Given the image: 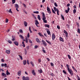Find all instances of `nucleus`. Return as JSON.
Instances as JSON below:
<instances>
[{"label":"nucleus","instance_id":"nucleus-1","mask_svg":"<svg viewBox=\"0 0 80 80\" xmlns=\"http://www.w3.org/2000/svg\"><path fill=\"white\" fill-rule=\"evenodd\" d=\"M42 20L43 21L44 23H47V21L46 20V17H45V13L42 12Z\"/></svg>","mask_w":80,"mask_h":80},{"label":"nucleus","instance_id":"nucleus-2","mask_svg":"<svg viewBox=\"0 0 80 80\" xmlns=\"http://www.w3.org/2000/svg\"><path fill=\"white\" fill-rule=\"evenodd\" d=\"M66 67L68 68V72H69L71 76H72L73 75V71L71 69H70L69 68V65L68 64L66 65Z\"/></svg>","mask_w":80,"mask_h":80},{"label":"nucleus","instance_id":"nucleus-3","mask_svg":"<svg viewBox=\"0 0 80 80\" xmlns=\"http://www.w3.org/2000/svg\"><path fill=\"white\" fill-rule=\"evenodd\" d=\"M54 9L55 12H56V11L57 12L58 15H59V10L58 9L56 8V7H54Z\"/></svg>","mask_w":80,"mask_h":80},{"label":"nucleus","instance_id":"nucleus-4","mask_svg":"<svg viewBox=\"0 0 80 80\" xmlns=\"http://www.w3.org/2000/svg\"><path fill=\"white\" fill-rule=\"evenodd\" d=\"M47 10L48 11V12L50 14L52 13L51 11H50V8H49L48 6L47 7Z\"/></svg>","mask_w":80,"mask_h":80},{"label":"nucleus","instance_id":"nucleus-5","mask_svg":"<svg viewBox=\"0 0 80 80\" xmlns=\"http://www.w3.org/2000/svg\"><path fill=\"white\" fill-rule=\"evenodd\" d=\"M22 80H29V78L28 77H26L25 78V76H23L22 77Z\"/></svg>","mask_w":80,"mask_h":80},{"label":"nucleus","instance_id":"nucleus-6","mask_svg":"<svg viewBox=\"0 0 80 80\" xmlns=\"http://www.w3.org/2000/svg\"><path fill=\"white\" fill-rule=\"evenodd\" d=\"M63 32L65 33L66 37H68V32L65 30H63Z\"/></svg>","mask_w":80,"mask_h":80},{"label":"nucleus","instance_id":"nucleus-7","mask_svg":"<svg viewBox=\"0 0 80 80\" xmlns=\"http://www.w3.org/2000/svg\"><path fill=\"white\" fill-rule=\"evenodd\" d=\"M42 42L43 45H44V46H47V43H46V42H45V41H44V40H42Z\"/></svg>","mask_w":80,"mask_h":80},{"label":"nucleus","instance_id":"nucleus-8","mask_svg":"<svg viewBox=\"0 0 80 80\" xmlns=\"http://www.w3.org/2000/svg\"><path fill=\"white\" fill-rule=\"evenodd\" d=\"M48 30V29H46V30L47 31V32L49 35H50V36H51V34L50 33V31H49Z\"/></svg>","mask_w":80,"mask_h":80},{"label":"nucleus","instance_id":"nucleus-9","mask_svg":"<svg viewBox=\"0 0 80 80\" xmlns=\"http://www.w3.org/2000/svg\"><path fill=\"white\" fill-rule=\"evenodd\" d=\"M2 75L4 77V78L7 77V75H6V74L4 72H2Z\"/></svg>","mask_w":80,"mask_h":80},{"label":"nucleus","instance_id":"nucleus-10","mask_svg":"<svg viewBox=\"0 0 80 80\" xmlns=\"http://www.w3.org/2000/svg\"><path fill=\"white\" fill-rule=\"evenodd\" d=\"M69 11H70V8L68 7V10H65L66 13H68L69 12Z\"/></svg>","mask_w":80,"mask_h":80},{"label":"nucleus","instance_id":"nucleus-11","mask_svg":"<svg viewBox=\"0 0 80 80\" xmlns=\"http://www.w3.org/2000/svg\"><path fill=\"white\" fill-rule=\"evenodd\" d=\"M52 40H54V39H55V35L54 34V33H53L52 35Z\"/></svg>","mask_w":80,"mask_h":80},{"label":"nucleus","instance_id":"nucleus-12","mask_svg":"<svg viewBox=\"0 0 80 80\" xmlns=\"http://www.w3.org/2000/svg\"><path fill=\"white\" fill-rule=\"evenodd\" d=\"M21 73H22V71L20 70L18 72V74L19 76H20L21 75Z\"/></svg>","mask_w":80,"mask_h":80},{"label":"nucleus","instance_id":"nucleus-13","mask_svg":"<svg viewBox=\"0 0 80 80\" xmlns=\"http://www.w3.org/2000/svg\"><path fill=\"white\" fill-rule=\"evenodd\" d=\"M35 24L36 25L37 27H38V24H39V23L38 22V21L37 20H36L35 21Z\"/></svg>","mask_w":80,"mask_h":80},{"label":"nucleus","instance_id":"nucleus-14","mask_svg":"<svg viewBox=\"0 0 80 80\" xmlns=\"http://www.w3.org/2000/svg\"><path fill=\"white\" fill-rule=\"evenodd\" d=\"M12 37L13 38L12 39V41H14V40H15V36H12Z\"/></svg>","mask_w":80,"mask_h":80},{"label":"nucleus","instance_id":"nucleus-15","mask_svg":"<svg viewBox=\"0 0 80 80\" xmlns=\"http://www.w3.org/2000/svg\"><path fill=\"white\" fill-rule=\"evenodd\" d=\"M1 66L2 67H7V64H2Z\"/></svg>","mask_w":80,"mask_h":80},{"label":"nucleus","instance_id":"nucleus-16","mask_svg":"<svg viewBox=\"0 0 80 80\" xmlns=\"http://www.w3.org/2000/svg\"><path fill=\"white\" fill-rule=\"evenodd\" d=\"M32 73L33 75H36V74H35V70H32Z\"/></svg>","mask_w":80,"mask_h":80},{"label":"nucleus","instance_id":"nucleus-17","mask_svg":"<svg viewBox=\"0 0 80 80\" xmlns=\"http://www.w3.org/2000/svg\"><path fill=\"white\" fill-rule=\"evenodd\" d=\"M59 40L60 41H61L62 42H64V40H63V39L61 37H60Z\"/></svg>","mask_w":80,"mask_h":80},{"label":"nucleus","instance_id":"nucleus-18","mask_svg":"<svg viewBox=\"0 0 80 80\" xmlns=\"http://www.w3.org/2000/svg\"><path fill=\"white\" fill-rule=\"evenodd\" d=\"M15 7L16 8H19V6H18V5L17 4H16L14 5Z\"/></svg>","mask_w":80,"mask_h":80},{"label":"nucleus","instance_id":"nucleus-19","mask_svg":"<svg viewBox=\"0 0 80 80\" xmlns=\"http://www.w3.org/2000/svg\"><path fill=\"white\" fill-rule=\"evenodd\" d=\"M14 43L15 44V45H16L17 46H18V43L17 41L14 42Z\"/></svg>","mask_w":80,"mask_h":80},{"label":"nucleus","instance_id":"nucleus-20","mask_svg":"<svg viewBox=\"0 0 80 80\" xmlns=\"http://www.w3.org/2000/svg\"><path fill=\"white\" fill-rule=\"evenodd\" d=\"M26 63H27V61L26 60H24L23 61V65H26Z\"/></svg>","mask_w":80,"mask_h":80},{"label":"nucleus","instance_id":"nucleus-21","mask_svg":"<svg viewBox=\"0 0 80 80\" xmlns=\"http://www.w3.org/2000/svg\"><path fill=\"white\" fill-rule=\"evenodd\" d=\"M19 37H20V38H21V39H24V38L21 35H19Z\"/></svg>","mask_w":80,"mask_h":80},{"label":"nucleus","instance_id":"nucleus-22","mask_svg":"<svg viewBox=\"0 0 80 80\" xmlns=\"http://www.w3.org/2000/svg\"><path fill=\"white\" fill-rule=\"evenodd\" d=\"M6 74L7 75H8L10 74V72L8 71V70H7L6 71Z\"/></svg>","mask_w":80,"mask_h":80},{"label":"nucleus","instance_id":"nucleus-23","mask_svg":"<svg viewBox=\"0 0 80 80\" xmlns=\"http://www.w3.org/2000/svg\"><path fill=\"white\" fill-rule=\"evenodd\" d=\"M45 27H48V28H50V25L48 24H45Z\"/></svg>","mask_w":80,"mask_h":80},{"label":"nucleus","instance_id":"nucleus-24","mask_svg":"<svg viewBox=\"0 0 80 80\" xmlns=\"http://www.w3.org/2000/svg\"><path fill=\"white\" fill-rule=\"evenodd\" d=\"M24 24L25 27L27 26V22H24Z\"/></svg>","mask_w":80,"mask_h":80},{"label":"nucleus","instance_id":"nucleus-25","mask_svg":"<svg viewBox=\"0 0 80 80\" xmlns=\"http://www.w3.org/2000/svg\"><path fill=\"white\" fill-rule=\"evenodd\" d=\"M10 50H6V52L7 53H8V54H10Z\"/></svg>","mask_w":80,"mask_h":80},{"label":"nucleus","instance_id":"nucleus-26","mask_svg":"<svg viewBox=\"0 0 80 80\" xmlns=\"http://www.w3.org/2000/svg\"><path fill=\"white\" fill-rule=\"evenodd\" d=\"M24 50H25L24 53L25 55H27V50H26V48H24Z\"/></svg>","mask_w":80,"mask_h":80},{"label":"nucleus","instance_id":"nucleus-27","mask_svg":"<svg viewBox=\"0 0 80 80\" xmlns=\"http://www.w3.org/2000/svg\"><path fill=\"white\" fill-rule=\"evenodd\" d=\"M36 41L37 42H40V39L38 38H36Z\"/></svg>","mask_w":80,"mask_h":80},{"label":"nucleus","instance_id":"nucleus-28","mask_svg":"<svg viewBox=\"0 0 80 80\" xmlns=\"http://www.w3.org/2000/svg\"><path fill=\"white\" fill-rule=\"evenodd\" d=\"M33 13H36V14H38V13H39V12L38 11H34Z\"/></svg>","mask_w":80,"mask_h":80},{"label":"nucleus","instance_id":"nucleus-29","mask_svg":"<svg viewBox=\"0 0 80 80\" xmlns=\"http://www.w3.org/2000/svg\"><path fill=\"white\" fill-rule=\"evenodd\" d=\"M29 30L30 31V33H32V31H31V27H29Z\"/></svg>","mask_w":80,"mask_h":80},{"label":"nucleus","instance_id":"nucleus-30","mask_svg":"<svg viewBox=\"0 0 80 80\" xmlns=\"http://www.w3.org/2000/svg\"><path fill=\"white\" fill-rule=\"evenodd\" d=\"M76 12H77V11H76V9H75V8L73 10V13L74 14H75V13H76Z\"/></svg>","mask_w":80,"mask_h":80},{"label":"nucleus","instance_id":"nucleus-31","mask_svg":"<svg viewBox=\"0 0 80 80\" xmlns=\"http://www.w3.org/2000/svg\"><path fill=\"white\" fill-rule=\"evenodd\" d=\"M8 12L9 13H13V12H12V9H10L9 11H8Z\"/></svg>","mask_w":80,"mask_h":80},{"label":"nucleus","instance_id":"nucleus-32","mask_svg":"<svg viewBox=\"0 0 80 80\" xmlns=\"http://www.w3.org/2000/svg\"><path fill=\"white\" fill-rule=\"evenodd\" d=\"M18 56H19L21 60H23V58H22V56H21V55H18Z\"/></svg>","mask_w":80,"mask_h":80},{"label":"nucleus","instance_id":"nucleus-33","mask_svg":"<svg viewBox=\"0 0 80 80\" xmlns=\"http://www.w3.org/2000/svg\"><path fill=\"white\" fill-rule=\"evenodd\" d=\"M52 13H54V14H56V13H55V11L53 10V9H52Z\"/></svg>","mask_w":80,"mask_h":80},{"label":"nucleus","instance_id":"nucleus-34","mask_svg":"<svg viewBox=\"0 0 80 80\" xmlns=\"http://www.w3.org/2000/svg\"><path fill=\"white\" fill-rule=\"evenodd\" d=\"M19 32L20 33H23V31L22 29H20L19 30Z\"/></svg>","mask_w":80,"mask_h":80},{"label":"nucleus","instance_id":"nucleus-35","mask_svg":"<svg viewBox=\"0 0 80 80\" xmlns=\"http://www.w3.org/2000/svg\"><path fill=\"white\" fill-rule=\"evenodd\" d=\"M61 16L62 19L63 20H65V18H64V16H63L62 15H61Z\"/></svg>","mask_w":80,"mask_h":80},{"label":"nucleus","instance_id":"nucleus-36","mask_svg":"<svg viewBox=\"0 0 80 80\" xmlns=\"http://www.w3.org/2000/svg\"><path fill=\"white\" fill-rule=\"evenodd\" d=\"M68 57L69 59H71V56H70V55L68 54Z\"/></svg>","mask_w":80,"mask_h":80},{"label":"nucleus","instance_id":"nucleus-37","mask_svg":"<svg viewBox=\"0 0 80 80\" xmlns=\"http://www.w3.org/2000/svg\"><path fill=\"white\" fill-rule=\"evenodd\" d=\"M62 72L64 73V74H66V75H67V72H66L64 70H63L62 71Z\"/></svg>","mask_w":80,"mask_h":80},{"label":"nucleus","instance_id":"nucleus-38","mask_svg":"<svg viewBox=\"0 0 80 80\" xmlns=\"http://www.w3.org/2000/svg\"><path fill=\"white\" fill-rule=\"evenodd\" d=\"M42 49L43 50H42V51L43 53H46V51H45V50H44V48H42Z\"/></svg>","mask_w":80,"mask_h":80},{"label":"nucleus","instance_id":"nucleus-39","mask_svg":"<svg viewBox=\"0 0 80 80\" xmlns=\"http://www.w3.org/2000/svg\"><path fill=\"white\" fill-rule=\"evenodd\" d=\"M37 18L39 20H40V15H38Z\"/></svg>","mask_w":80,"mask_h":80},{"label":"nucleus","instance_id":"nucleus-40","mask_svg":"<svg viewBox=\"0 0 80 80\" xmlns=\"http://www.w3.org/2000/svg\"><path fill=\"white\" fill-rule=\"evenodd\" d=\"M46 41L47 42V43H49V44H50H50H51V42L50 41H48L47 40H46Z\"/></svg>","mask_w":80,"mask_h":80},{"label":"nucleus","instance_id":"nucleus-41","mask_svg":"<svg viewBox=\"0 0 80 80\" xmlns=\"http://www.w3.org/2000/svg\"><path fill=\"white\" fill-rule=\"evenodd\" d=\"M26 43H28V38H26Z\"/></svg>","mask_w":80,"mask_h":80},{"label":"nucleus","instance_id":"nucleus-42","mask_svg":"<svg viewBox=\"0 0 80 80\" xmlns=\"http://www.w3.org/2000/svg\"><path fill=\"white\" fill-rule=\"evenodd\" d=\"M30 63H31V65H32V67H34V64H33V62L31 61L30 62Z\"/></svg>","mask_w":80,"mask_h":80},{"label":"nucleus","instance_id":"nucleus-43","mask_svg":"<svg viewBox=\"0 0 80 80\" xmlns=\"http://www.w3.org/2000/svg\"><path fill=\"white\" fill-rule=\"evenodd\" d=\"M76 24L77 25H78V27H80V25H79V23H78V22H76Z\"/></svg>","mask_w":80,"mask_h":80},{"label":"nucleus","instance_id":"nucleus-44","mask_svg":"<svg viewBox=\"0 0 80 80\" xmlns=\"http://www.w3.org/2000/svg\"><path fill=\"white\" fill-rule=\"evenodd\" d=\"M78 32L80 34V29L79 28H78Z\"/></svg>","mask_w":80,"mask_h":80},{"label":"nucleus","instance_id":"nucleus-45","mask_svg":"<svg viewBox=\"0 0 80 80\" xmlns=\"http://www.w3.org/2000/svg\"><path fill=\"white\" fill-rule=\"evenodd\" d=\"M12 0V2L13 4L15 3V1L16 0Z\"/></svg>","mask_w":80,"mask_h":80},{"label":"nucleus","instance_id":"nucleus-46","mask_svg":"<svg viewBox=\"0 0 80 80\" xmlns=\"http://www.w3.org/2000/svg\"><path fill=\"white\" fill-rule=\"evenodd\" d=\"M6 23H8V19H6L5 20Z\"/></svg>","mask_w":80,"mask_h":80},{"label":"nucleus","instance_id":"nucleus-47","mask_svg":"<svg viewBox=\"0 0 80 80\" xmlns=\"http://www.w3.org/2000/svg\"><path fill=\"white\" fill-rule=\"evenodd\" d=\"M27 37L28 38H29V37H30V34L29 33H28Z\"/></svg>","mask_w":80,"mask_h":80},{"label":"nucleus","instance_id":"nucleus-48","mask_svg":"<svg viewBox=\"0 0 80 80\" xmlns=\"http://www.w3.org/2000/svg\"><path fill=\"white\" fill-rule=\"evenodd\" d=\"M38 47V46L37 45H35L34 46V48H37Z\"/></svg>","mask_w":80,"mask_h":80},{"label":"nucleus","instance_id":"nucleus-49","mask_svg":"<svg viewBox=\"0 0 80 80\" xmlns=\"http://www.w3.org/2000/svg\"><path fill=\"white\" fill-rule=\"evenodd\" d=\"M8 42L9 43H12V41L10 40H8Z\"/></svg>","mask_w":80,"mask_h":80},{"label":"nucleus","instance_id":"nucleus-50","mask_svg":"<svg viewBox=\"0 0 80 80\" xmlns=\"http://www.w3.org/2000/svg\"><path fill=\"white\" fill-rule=\"evenodd\" d=\"M54 5L55 6V7H58V5H57V3L56 2L55 3Z\"/></svg>","mask_w":80,"mask_h":80},{"label":"nucleus","instance_id":"nucleus-51","mask_svg":"<svg viewBox=\"0 0 80 80\" xmlns=\"http://www.w3.org/2000/svg\"><path fill=\"white\" fill-rule=\"evenodd\" d=\"M26 48H27V50H29V46H27L26 47Z\"/></svg>","mask_w":80,"mask_h":80},{"label":"nucleus","instance_id":"nucleus-52","mask_svg":"<svg viewBox=\"0 0 80 80\" xmlns=\"http://www.w3.org/2000/svg\"><path fill=\"white\" fill-rule=\"evenodd\" d=\"M66 26L68 27V28H70V25L68 24H67Z\"/></svg>","mask_w":80,"mask_h":80},{"label":"nucleus","instance_id":"nucleus-53","mask_svg":"<svg viewBox=\"0 0 80 80\" xmlns=\"http://www.w3.org/2000/svg\"><path fill=\"white\" fill-rule=\"evenodd\" d=\"M50 75H51V76H52V77H53V76H54V75L53 74V73H51L50 74Z\"/></svg>","mask_w":80,"mask_h":80},{"label":"nucleus","instance_id":"nucleus-54","mask_svg":"<svg viewBox=\"0 0 80 80\" xmlns=\"http://www.w3.org/2000/svg\"><path fill=\"white\" fill-rule=\"evenodd\" d=\"M23 5L24 6V7H25V8H26V5H25V4L23 3Z\"/></svg>","mask_w":80,"mask_h":80},{"label":"nucleus","instance_id":"nucleus-55","mask_svg":"<svg viewBox=\"0 0 80 80\" xmlns=\"http://www.w3.org/2000/svg\"><path fill=\"white\" fill-rule=\"evenodd\" d=\"M51 66H53V65H54V64H53V63H52V62H51Z\"/></svg>","mask_w":80,"mask_h":80},{"label":"nucleus","instance_id":"nucleus-56","mask_svg":"<svg viewBox=\"0 0 80 80\" xmlns=\"http://www.w3.org/2000/svg\"><path fill=\"white\" fill-rule=\"evenodd\" d=\"M57 28H58V29H60V26H59L58 25L57 26Z\"/></svg>","mask_w":80,"mask_h":80},{"label":"nucleus","instance_id":"nucleus-57","mask_svg":"<svg viewBox=\"0 0 80 80\" xmlns=\"http://www.w3.org/2000/svg\"><path fill=\"white\" fill-rule=\"evenodd\" d=\"M70 3L68 4L67 7H70Z\"/></svg>","mask_w":80,"mask_h":80},{"label":"nucleus","instance_id":"nucleus-58","mask_svg":"<svg viewBox=\"0 0 80 80\" xmlns=\"http://www.w3.org/2000/svg\"><path fill=\"white\" fill-rule=\"evenodd\" d=\"M1 61L2 62H5V61H4V60H3V59H1Z\"/></svg>","mask_w":80,"mask_h":80},{"label":"nucleus","instance_id":"nucleus-59","mask_svg":"<svg viewBox=\"0 0 80 80\" xmlns=\"http://www.w3.org/2000/svg\"><path fill=\"white\" fill-rule=\"evenodd\" d=\"M29 42L31 43H32V40H29Z\"/></svg>","mask_w":80,"mask_h":80},{"label":"nucleus","instance_id":"nucleus-60","mask_svg":"<svg viewBox=\"0 0 80 80\" xmlns=\"http://www.w3.org/2000/svg\"><path fill=\"white\" fill-rule=\"evenodd\" d=\"M29 61L28 60H27V63L28 64V65H29V62H28Z\"/></svg>","mask_w":80,"mask_h":80},{"label":"nucleus","instance_id":"nucleus-61","mask_svg":"<svg viewBox=\"0 0 80 80\" xmlns=\"http://www.w3.org/2000/svg\"><path fill=\"white\" fill-rule=\"evenodd\" d=\"M45 2V0H42V3H44Z\"/></svg>","mask_w":80,"mask_h":80},{"label":"nucleus","instance_id":"nucleus-62","mask_svg":"<svg viewBox=\"0 0 80 80\" xmlns=\"http://www.w3.org/2000/svg\"><path fill=\"white\" fill-rule=\"evenodd\" d=\"M43 72V71H42V69L40 70V73H42Z\"/></svg>","mask_w":80,"mask_h":80},{"label":"nucleus","instance_id":"nucleus-63","mask_svg":"<svg viewBox=\"0 0 80 80\" xmlns=\"http://www.w3.org/2000/svg\"><path fill=\"white\" fill-rule=\"evenodd\" d=\"M47 60H48V61H50V59H49V58H47Z\"/></svg>","mask_w":80,"mask_h":80},{"label":"nucleus","instance_id":"nucleus-64","mask_svg":"<svg viewBox=\"0 0 80 80\" xmlns=\"http://www.w3.org/2000/svg\"><path fill=\"white\" fill-rule=\"evenodd\" d=\"M70 3H73V2H72V0H70Z\"/></svg>","mask_w":80,"mask_h":80}]
</instances>
